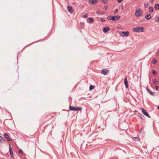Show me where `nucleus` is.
<instances>
[{
    "label": "nucleus",
    "mask_w": 159,
    "mask_h": 159,
    "mask_svg": "<svg viewBox=\"0 0 159 159\" xmlns=\"http://www.w3.org/2000/svg\"><path fill=\"white\" fill-rule=\"evenodd\" d=\"M101 21L102 22H103L105 21V20L103 18H102L101 19Z\"/></svg>",
    "instance_id": "c9c22d12"
},
{
    "label": "nucleus",
    "mask_w": 159,
    "mask_h": 159,
    "mask_svg": "<svg viewBox=\"0 0 159 159\" xmlns=\"http://www.w3.org/2000/svg\"><path fill=\"white\" fill-rule=\"evenodd\" d=\"M153 82L155 84H157L158 83V81L156 80H153Z\"/></svg>",
    "instance_id": "4be33fe9"
},
{
    "label": "nucleus",
    "mask_w": 159,
    "mask_h": 159,
    "mask_svg": "<svg viewBox=\"0 0 159 159\" xmlns=\"http://www.w3.org/2000/svg\"><path fill=\"white\" fill-rule=\"evenodd\" d=\"M148 3H145L144 5V7L146 8L148 7Z\"/></svg>",
    "instance_id": "b1692460"
},
{
    "label": "nucleus",
    "mask_w": 159,
    "mask_h": 159,
    "mask_svg": "<svg viewBox=\"0 0 159 159\" xmlns=\"http://www.w3.org/2000/svg\"><path fill=\"white\" fill-rule=\"evenodd\" d=\"M82 109L81 107H75L72 106H70L69 109L70 110L72 111H76L77 110H81Z\"/></svg>",
    "instance_id": "7ed1b4c3"
},
{
    "label": "nucleus",
    "mask_w": 159,
    "mask_h": 159,
    "mask_svg": "<svg viewBox=\"0 0 159 159\" xmlns=\"http://www.w3.org/2000/svg\"><path fill=\"white\" fill-rule=\"evenodd\" d=\"M157 61L156 59H153V63L154 64H156L157 63Z\"/></svg>",
    "instance_id": "393cba45"
},
{
    "label": "nucleus",
    "mask_w": 159,
    "mask_h": 159,
    "mask_svg": "<svg viewBox=\"0 0 159 159\" xmlns=\"http://www.w3.org/2000/svg\"><path fill=\"white\" fill-rule=\"evenodd\" d=\"M93 18H88L87 19L89 23H91L93 21Z\"/></svg>",
    "instance_id": "f8f14e48"
},
{
    "label": "nucleus",
    "mask_w": 159,
    "mask_h": 159,
    "mask_svg": "<svg viewBox=\"0 0 159 159\" xmlns=\"http://www.w3.org/2000/svg\"><path fill=\"white\" fill-rule=\"evenodd\" d=\"M158 53H159V51H158Z\"/></svg>",
    "instance_id": "a19ab883"
},
{
    "label": "nucleus",
    "mask_w": 159,
    "mask_h": 159,
    "mask_svg": "<svg viewBox=\"0 0 159 159\" xmlns=\"http://www.w3.org/2000/svg\"><path fill=\"white\" fill-rule=\"evenodd\" d=\"M120 18V16H111V20H114V21H116L117 20H119Z\"/></svg>",
    "instance_id": "39448f33"
},
{
    "label": "nucleus",
    "mask_w": 159,
    "mask_h": 159,
    "mask_svg": "<svg viewBox=\"0 0 159 159\" xmlns=\"http://www.w3.org/2000/svg\"><path fill=\"white\" fill-rule=\"evenodd\" d=\"M108 8V7L107 6H105L103 8V9L105 10H106Z\"/></svg>",
    "instance_id": "bb28decb"
},
{
    "label": "nucleus",
    "mask_w": 159,
    "mask_h": 159,
    "mask_svg": "<svg viewBox=\"0 0 159 159\" xmlns=\"http://www.w3.org/2000/svg\"><path fill=\"white\" fill-rule=\"evenodd\" d=\"M4 136L5 138L7 139L9 137L8 134H7L5 133L4 134Z\"/></svg>",
    "instance_id": "412c9836"
},
{
    "label": "nucleus",
    "mask_w": 159,
    "mask_h": 159,
    "mask_svg": "<svg viewBox=\"0 0 159 159\" xmlns=\"http://www.w3.org/2000/svg\"><path fill=\"white\" fill-rule=\"evenodd\" d=\"M141 110L143 114L148 117L149 118H150V116L149 115L148 113L147 112L146 110L144 109L143 108H142Z\"/></svg>",
    "instance_id": "20e7f679"
},
{
    "label": "nucleus",
    "mask_w": 159,
    "mask_h": 159,
    "mask_svg": "<svg viewBox=\"0 0 159 159\" xmlns=\"http://www.w3.org/2000/svg\"><path fill=\"white\" fill-rule=\"evenodd\" d=\"M142 129H141L140 130V131H142Z\"/></svg>",
    "instance_id": "ea45409f"
},
{
    "label": "nucleus",
    "mask_w": 159,
    "mask_h": 159,
    "mask_svg": "<svg viewBox=\"0 0 159 159\" xmlns=\"http://www.w3.org/2000/svg\"><path fill=\"white\" fill-rule=\"evenodd\" d=\"M150 3H151L152 4L153 2V0H150V1H149Z\"/></svg>",
    "instance_id": "473e14b6"
},
{
    "label": "nucleus",
    "mask_w": 159,
    "mask_h": 159,
    "mask_svg": "<svg viewBox=\"0 0 159 159\" xmlns=\"http://www.w3.org/2000/svg\"><path fill=\"white\" fill-rule=\"evenodd\" d=\"M147 91L151 95H153L154 94V93L152 92L151 90L148 88H147Z\"/></svg>",
    "instance_id": "ddd939ff"
},
{
    "label": "nucleus",
    "mask_w": 159,
    "mask_h": 159,
    "mask_svg": "<svg viewBox=\"0 0 159 159\" xmlns=\"http://www.w3.org/2000/svg\"><path fill=\"white\" fill-rule=\"evenodd\" d=\"M5 141L4 139V138L3 137L0 136V142L2 143H3Z\"/></svg>",
    "instance_id": "2eb2a0df"
},
{
    "label": "nucleus",
    "mask_w": 159,
    "mask_h": 159,
    "mask_svg": "<svg viewBox=\"0 0 159 159\" xmlns=\"http://www.w3.org/2000/svg\"><path fill=\"white\" fill-rule=\"evenodd\" d=\"M11 150H11V148L10 146V147H9V152Z\"/></svg>",
    "instance_id": "4c0bfd02"
},
{
    "label": "nucleus",
    "mask_w": 159,
    "mask_h": 159,
    "mask_svg": "<svg viewBox=\"0 0 159 159\" xmlns=\"http://www.w3.org/2000/svg\"><path fill=\"white\" fill-rule=\"evenodd\" d=\"M152 17L151 16L150 14H148L146 15L145 16V18L147 20H149Z\"/></svg>",
    "instance_id": "9b49d317"
},
{
    "label": "nucleus",
    "mask_w": 159,
    "mask_h": 159,
    "mask_svg": "<svg viewBox=\"0 0 159 159\" xmlns=\"http://www.w3.org/2000/svg\"><path fill=\"white\" fill-rule=\"evenodd\" d=\"M129 33L128 31L121 32L120 33V34L122 36H127L129 34Z\"/></svg>",
    "instance_id": "423d86ee"
},
{
    "label": "nucleus",
    "mask_w": 159,
    "mask_h": 159,
    "mask_svg": "<svg viewBox=\"0 0 159 159\" xmlns=\"http://www.w3.org/2000/svg\"><path fill=\"white\" fill-rule=\"evenodd\" d=\"M123 0H117V1L119 3H120Z\"/></svg>",
    "instance_id": "f704fd0d"
},
{
    "label": "nucleus",
    "mask_w": 159,
    "mask_h": 159,
    "mask_svg": "<svg viewBox=\"0 0 159 159\" xmlns=\"http://www.w3.org/2000/svg\"><path fill=\"white\" fill-rule=\"evenodd\" d=\"M149 12L150 13H152L153 11V8L152 7H149Z\"/></svg>",
    "instance_id": "f3484780"
},
{
    "label": "nucleus",
    "mask_w": 159,
    "mask_h": 159,
    "mask_svg": "<svg viewBox=\"0 0 159 159\" xmlns=\"http://www.w3.org/2000/svg\"><path fill=\"white\" fill-rule=\"evenodd\" d=\"M133 140L135 141H138L139 140V138L138 137H133Z\"/></svg>",
    "instance_id": "a211bd4d"
},
{
    "label": "nucleus",
    "mask_w": 159,
    "mask_h": 159,
    "mask_svg": "<svg viewBox=\"0 0 159 159\" xmlns=\"http://www.w3.org/2000/svg\"><path fill=\"white\" fill-rule=\"evenodd\" d=\"M143 11L140 9L136 10L135 12V15L137 17L140 16L143 14Z\"/></svg>",
    "instance_id": "f03ea898"
},
{
    "label": "nucleus",
    "mask_w": 159,
    "mask_h": 159,
    "mask_svg": "<svg viewBox=\"0 0 159 159\" xmlns=\"http://www.w3.org/2000/svg\"><path fill=\"white\" fill-rule=\"evenodd\" d=\"M110 30V28L108 27H105L103 29V32L106 33Z\"/></svg>",
    "instance_id": "9d476101"
},
{
    "label": "nucleus",
    "mask_w": 159,
    "mask_h": 159,
    "mask_svg": "<svg viewBox=\"0 0 159 159\" xmlns=\"http://www.w3.org/2000/svg\"><path fill=\"white\" fill-rule=\"evenodd\" d=\"M118 11L117 9H116L114 11L115 13H116Z\"/></svg>",
    "instance_id": "e433bc0d"
},
{
    "label": "nucleus",
    "mask_w": 159,
    "mask_h": 159,
    "mask_svg": "<svg viewBox=\"0 0 159 159\" xmlns=\"http://www.w3.org/2000/svg\"><path fill=\"white\" fill-rule=\"evenodd\" d=\"M156 89L157 90H159V87L157 86H156Z\"/></svg>",
    "instance_id": "2f4dec72"
},
{
    "label": "nucleus",
    "mask_w": 159,
    "mask_h": 159,
    "mask_svg": "<svg viewBox=\"0 0 159 159\" xmlns=\"http://www.w3.org/2000/svg\"><path fill=\"white\" fill-rule=\"evenodd\" d=\"M87 16H88V15L86 14H84L83 16V17H84V18H86L87 17Z\"/></svg>",
    "instance_id": "c756f323"
},
{
    "label": "nucleus",
    "mask_w": 159,
    "mask_h": 159,
    "mask_svg": "<svg viewBox=\"0 0 159 159\" xmlns=\"http://www.w3.org/2000/svg\"><path fill=\"white\" fill-rule=\"evenodd\" d=\"M144 28L141 27H137L134 28L133 29V31L135 32H140L143 31Z\"/></svg>",
    "instance_id": "f257e3e1"
},
{
    "label": "nucleus",
    "mask_w": 159,
    "mask_h": 159,
    "mask_svg": "<svg viewBox=\"0 0 159 159\" xmlns=\"http://www.w3.org/2000/svg\"><path fill=\"white\" fill-rule=\"evenodd\" d=\"M124 84L126 88L128 87V83L126 78H125L124 80Z\"/></svg>",
    "instance_id": "1a4fd4ad"
},
{
    "label": "nucleus",
    "mask_w": 159,
    "mask_h": 159,
    "mask_svg": "<svg viewBox=\"0 0 159 159\" xmlns=\"http://www.w3.org/2000/svg\"><path fill=\"white\" fill-rule=\"evenodd\" d=\"M94 87V86L93 85H90L89 87V89L90 90H92Z\"/></svg>",
    "instance_id": "5701e85b"
},
{
    "label": "nucleus",
    "mask_w": 159,
    "mask_h": 159,
    "mask_svg": "<svg viewBox=\"0 0 159 159\" xmlns=\"http://www.w3.org/2000/svg\"><path fill=\"white\" fill-rule=\"evenodd\" d=\"M111 16H109L107 17V19L111 20Z\"/></svg>",
    "instance_id": "a878e982"
},
{
    "label": "nucleus",
    "mask_w": 159,
    "mask_h": 159,
    "mask_svg": "<svg viewBox=\"0 0 159 159\" xmlns=\"http://www.w3.org/2000/svg\"><path fill=\"white\" fill-rule=\"evenodd\" d=\"M7 140L8 141H10L11 140V138H9V137H8L7 139Z\"/></svg>",
    "instance_id": "c85d7f7f"
},
{
    "label": "nucleus",
    "mask_w": 159,
    "mask_h": 159,
    "mask_svg": "<svg viewBox=\"0 0 159 159\" xmlns=\"http://www.w3.org/2000/svg\"><path fill=\"white\" fill-rule=\"evenodd\" d=\"M108 72V70L105 69H104L102 70L101 73L104 75H107V73Z\"/></svg>",
    "instance_id": "0eeeda50"
},
{
    "label": "nucleus",
    "mask_w": 159,
    "mask_h": 159,
    "mask_svg": "<svg viewBox=\"0 0 159 159\" xmlns=\"http://www.w3.org/2000/svg\"><path fill=\"white\" fill-rule=\"evenodd\" d=\"M156 72H156V71H155L153 70V71H152V73H153V74H154V75L155 74H156Z\"/></svg>",
    "instance_id": "72a5a7b5"
},
{
    "label": "nucleus",
    "mask_w": 159,
    "mask_h": 159,
    "mask_svg": "<svg viewBox=\"0 0 159 159\" xmlns=\"http://www.w3.org/2000/svg\"><path fill=\"white\" fill-rule=\"evenodd\" d=\"M10 154L12 157H14L13 152L12 150H11L10 151Z\"/></svg>",
    "instance_id": "6ab92c4d"
},
{
    "label": "nucleus",
    "mask_w": 159,
    "mask_h": 159,
    "mask_svg": "<svg viewBox=\"0 0 159 159\" xmlns=\"http://www.w3.org/2000/svg\"><path fill=\"white\" fill-rule=\"evenodd\" d=\"M158 109H159V106L157 107Z\"/></svg>",
    "instance_id": "58836bf2"
},
{
    "label": "nucleus",
    "mask_w": 159,
    "mask_h": 159,
    "mask_svg": "<svg viewBox=\"0 0 159 159\" xmlns=\"http://www.w3.org/2000/svg\"><path fill=\"white\" fill-rule=\"evenodd\" d=\"M68 10L70 13H72L73 12L72 8L70 6H68L67 7Z\"/></svg>",
    "instance_id": "6e6552de"
},
{
    "label": "nucleus",
    "mask_w": 159,
    "mask_h": 159,
    "mask_svg": "<svg viewBox=\"0 0 159 159\" xmlns=\"http://www.w3.org/2000/svg\"><path fill=\"white\" fill-rule=\"evenodd\" d=\"M97 2V0H90L89 1V3L90 4H94L95 3Z\"/></svg>",
    "instance_id": "4468645a"
},
{
    "label": "nucleus",
    "mask_w": 159,
    "mask_h": 159,
    "mask_svg": "<svg viewBox=\"0 0 159 159\" xmlns=\"http://www.w3.org/2000/svg\"><path fill=\"white\" fill-rule=\"evenodd\" d=\"M102 1L104 4H107L108 2V0H102Z\"/></svg>",
    "instance_id": "aec40b11"
},
{
    "label": "nucleus",
    "mask_w": 159,
    "mask_h": 159,
    "mask_svg": "<svg viewBox=\"0 0 159 159\" xmlns=\"http://www.w3.org/2000/svg\"><path fill=\"white\" fill-rule=\"evenodd\" d=\"M155 20H156V22H158V21H159V17H158L157 18H156V19Z\"/></svg>",
    "instance_id": "7c9ffc66"
},
{
    "label": "nucleus",
    "mask_w": 159,
    "mask_h": 159,
    "mask_svg": "<svg viewBox=\"0 0 159 159\" xmlns=\"http://www.w3.org/2000/svg\"><path fill=\"white\" fill-rule=\"evenodd\" d=\"M23 152L22 150L21 149L19 150V153L20 154H22Z\"/></svg>",
    "instance_id": "cd10ccee"
},
{
    "label": "nucleus",
    "mask_w": 159,
    "mask_h": 159,
    "mask_svg": "<svg viewBox=\"0 0 159 159\" xmlns=\"http://www.w3.org/2000/svg\"><path fill=\"white\" fill-rule=\"evenodd\" d=\"M154 8L156 10L159 9V4L158 3L156 4L155 5Z\"/></svg>",
    "instance_id": "dca6fc26"
}]
</instances>
